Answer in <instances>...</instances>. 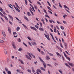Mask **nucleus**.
Here are the masks:
<instances>
[{"label":"nucleus","mask_w":74,"mask_h":74,"mask_svg":"<svg viewBox=\"0 0 74 74\" xmlns=\"http://www.w3.org/2000/svg\"><path fill=\"white\" fill-rule=\"evenodd\" d=\"M38 58H39V59H40V60L41 62H43V64L44 66V68H46V66H47V64L44 62V61H43L42 60V59H41V58H40L39 57Z\"/></svg>","instance_id":"nucleus-1"},{"label":"nucleus","mask_w":74,"mask_h":74,"mask_svg":"<svg viewBox=\"0 0 74 74\" xmlns=\"http://www.w3.org/2000/svg\"><path fill=\"white\" fill-rule=\"evenodd\" d=\"M13 35L14 36V37H18V35H17V34L16 32H14L13 33Z\"/></svg>","instance_id":"nucleus-2"},{"label":"nucleus","mask_w":74,"mask_h":74,"mask_svg":"<svg viewBox=\"0 0 74 74\" xmlns=\"http://www.w3.org/2000/svg\"><path fill=\"white\" fill-rule=\"evenodd\" d=\"M30 29H32V30H35V31H37V29L35 28V27L31 26Z\"/></svg>","instance_id":"nucleus-3"},{"label":"nucleus","mask_w":74,"mask_h":74,"mask_svg":"<svg viewBox=\"0 0 74 74\" xmlns=\"http://www.w3.org/2000/svg\"><path fill=\"white\" fill-rule=\"evenodd\" d=\"M2 34L3 36L4 37H5V36H6V34H5V32H4V31H2Z\"/></svg>","instance_id":"nucleus-4"},{"label":"nucleus","mask_w":74,"mask_h":74,"mask_svg":"<svg viewBox=\"0 0 74 74\" xmlns=\"http://www.w3.org/2000/svg\"><path fill=\"white\" fill-rule=\"evenodd\" d=\"M68 64H69L72 67H74V64H73L72 63H70V62H68Z\"/></svg>","instance_id":"nucleus-5"},{"label":"nucleus","mask_w":74,"mask_h":74,"mask_svg":"<svg viewBox=\"0 0 74 74\" xmlns=\"http://www.w3.org/2000/svg\"><path fill=\"white\" fill-rule=\"evenodd\" d=\"M56 55H57V56H58V57H61V55L59 53L56 52Z\"/></svg>","instance_id":"nucleus-6"},{"label":"nucleus","mask_w":74,"mask_h":74,"mask_svg":"<svg viewBox=\"0 0 74 74\" xmlns=\"http://www.w3.org/2000/svg\"><path fill=\"white\" fill-rule=\"evenodd\" d=\"M18 60L19 61H20V62H21V64H24V63L23 62L22 60H21V59H18Z\"/></svg>","instance_id":"nucleus-7"},{"label":"nucleus","mask_w":74,"mask_h":74,"mask_svg":"<svg viewBox=\"0 0 74 74\" xmlns=\"http://www.w3.org/2000/svg\"><path fill=\"white\" fill-rule=\"evenodd\" d=\"M8 29L9 33L11 34V28L10 27H8Z\"/></svg>","instance_id":"nucleus-8"},{"label":"nucleus","mask_w":74,"mask_h":74,"mask_svg":"<svg viewBox=\"0 0 74 74\" xmlns=\"http://www.w3.org/2000/svg\"><path fill=\"white\" fill-rule=\"evenodd\" d=\"M8 16H9V17L10 18V19H12V21H13V17H12V16H11V15H8Z\"/></svg>","instance_id":"nucleus-9"},{"label":"nucleus","mask_w":74,"mask_h":74,"mask_svg":"<svg viewBox=\"0 0 74 74\" xmlns=\"http://www.w3.org/2000/svg\"><path fill=\"white\" fill-rule=\"evenodd\" d=\"M37 72L38 73V72H39L41 73V71L40 69H38L36 70Z\"/></svg>","instance_id":"nucleus-10"},{"label":"nucleus","mask_w":74,"mask_h":74,"mask_svg":"<svg viewBox=\"0 0 74 74\" xmlns=\"http://www.w3.org/2000/svg\"><path fill=\"white\" fill-rule=\"evenodd\" d=\"M39 30H40V31H43V32H44V29H43L42 28H39Z\"/></svg>","instance_id":"nucleus-11"},{"label":"nucleus","mask_w":74,"mask_h":74,"mask_svg":"<svg viewBox=\"0 0 74 74\" xmlns=\"http://www.w3.org/2000/svg\"><path fill=\"white\" fill-rule=\"evenodd\" d=\"M41 21H42L43 23V24L44 25H46L45 23V22H44V19L43 18H42V19L41 20Z\"/></svg>","instance_id":"nucleus-12"},{"label":"nucleus","mask_w":74,"mask_h":74,"mask_svg":"<svg viewBox=\"0 0 74 74\" xmlns=\"http://www.w3.org/2000/svg\"><path fill=\"white\" fill-rule=\"evenodd\" d=\"M47 53L48 54H49V55H50L51 56H53V54L49 53V52H48V51H47Z\"/></svg>","instance_id":"nucleus-13"},{"label":"nucleus","mask_w":74,"mask_h":74,"mask_svg":"<svg viewBox=\"0 0 74 74\" xmlns=\"http://www.w3.org/2000/svg\"><path fill=\"white\" fill-rule=\"evenodd\" d=\"M27 58V59H29V60H31V58L29 57L27 55H26L25 56Z\"/></svg>","instance_id":"nucleus-14"},{"label":"nucleus","mask_w":74,"mask_h":74,"mask_svg":"<svg viewBox=\"0 0 74 74\" xmlns=\"http://www.w3.org/2000/svg\"><path fill=\"white\" fill-rule=\"evenodd\" d=\"M22 25L26 29H27V27L26 25H25L23 24H22Z\"/></svg>","instance_id":"nucleus-15"},{"label":"nucleus","mask_w":74,"mask_h":74,"mask_svg":"<svg viewBox=\"0 0 74 74\" xmlns=\"http://www.w3.org/2000/svg\"><path fill=\"white\" fill-rule=\"evenodd\" d=\"M12 46L14 49H15L16 48V47H15V46L14 44L12 43Z\"/></svg>","instance_id":"nucleus-16"},{"label":"nucleus","mask_w":74,"mask_h":74,"mask_svg":"<svg viewBox=\"0 0 74 74\" xmlns=\"http://www.w3.org/2000/svg\"><path fill=\"white\" fill-rule=\"evenodd\" d=\"M15 18L16 19H17V21H19L20 22H19V23H22L21 22V20L19 19L18 18H16V17H15Z\"/></svg>","instance_id":"nucleus-17"},{"label":"nucleus","mask_w":74,"mask_h":74,"mask_svg":"<svg viewBox=\"0 0 74 74\" xmlns=\"http://www.w3.org/2000/svg\"><path fill=\"white\" fill-rule=\"evenodd\" d=\"M27 14L28 16H31L32 15V14H30V13L29 12H27Z\"/></svg>","instance_id":"nucleus-18"},{"label":"nucleus","mask_w":74,"mask_h":74,"mask_svg":"<svg viewBox=\"0 0 74 74\" xmlns=\"http://www.w3.org/2000/svg\"><path fill=\"white\" fill-rule=\"evenodd\" d=\"M4 53H5V55H7V50H5V49H4Z\"/></svg>","instance_id":"nucleus-19"},{"label":"nucleus","mask_w":74,"mask_h":74,"mask_svg":"<svg viewBox=\"0 0 74 74\" xmlns=\"http://www.w3.org/2000/svg\"><path fill=\"white\" fill-rule=\"evenodd\" d=\"M47 60H49L50 59V58H49V56H47V58H46Z\"/></svg>","instance_id":"nucleus-20"},{"label":"nucleus","mask_w":74,"mask_h":74,"mask_svg":"<svg viewBox=\"0 0 74 74\" xmlns=\"http://www.w3.org/2000/svg\"><path fill=\"white\" fill-rule=\"evenodd\" d=\"M40 69H41L42 70H43V71H45V69L43 67H41Z\"/></svg>","instance_id":"nucleus-21"},{"label":"nucleus","mask_w":74,"mask_h":74,"mask_svg":"<svg viewBox=\"0 0 74 74\" xmlns=\"http://www.w3.org/2000/svg\"><path fill=\"white\" fill-rule=\"evenodd\" d=\"M41 53L43 55H45V53H44V52H43L42 51H41Z\"/></svg>","instance_id":"nucleus-22"},{"label":"nucleus","mask_w":74,"mask_h":74,"mask_svg":"<svg viewBox=\"0 0 74 74\" xmlns=\"http://www.w3.org/2000/svg\"><path fill=\"white\" fill-rule=\"evenodd\" d=\"M32 70L33 73H35V71L34 70V68L33 67H32Z\"/></svg>","instance_id":"nucleus-23"},{"label":"nucleus","mask_w":74,"mask_h":74,"mask_svg":"<svg viewBox=\"0 0 74 74\" xmlns=\"http://www.w3.org/2000/svg\"><path fill=\"white\" fill-rule=\"evenodd\" d=\"M66 59H68V60H69V61H70L71 59H70V57H67V56L66 57Z\"/></svg>","instance_id":"nucleus-24"},{"label":"nucleus","mask_w":74,"mask_h":74,"mask_svg":"<svg viewBox=\"0 0 74 74\" xmlns=\"http://www.w3.org/2000/svg\"><path fill=\"white\" fill-rule=\"evenodd\" d=\"M63 53H64V54L65 57V58L67 57V55H66V53H64V52Z\"/></svg>","instance_id":"nucleus-25"},{"label":"nucleus","mask_w":74,"mask_h":74,"mask_svg":"<svg viewBox=\"0 0 74 74\" xmlns=\"http://www.w3.org/2000/svg\"><path fill=\"white\" fill-rule=\"evenodd\" d=\"M4 16V18L5 19H6V21H8V18H7V17L6 16Z\"/></svg>","instance_id":"nucleus-26"},{"label":"nucleus","mask_w":74,"mask_h":74,"mask_svg":"<svg viewBox=\"0 0 74 74\" xmlns=\"http://www.w3.org/2000/svg\"><path fill=\"white\" fill-rule=\"evenodd\" d=\"M46 38L48 40H50V38H49V35H47V36Z\"/></svg>","instance_id":"nucleus-27"},{"label":"nucleus","mask_w":74,"mask_h":74,"mask_svg":"<svg viewBox=\"0 0 74 74\" xmlns=\"http://www.w3.org/2000/svg\"><path fill=\"white\" fill-rule=\"evenodd\" d=\"M0 14L1 15V16H3V17L4 16V15H3V13H1V12H0Z\"/></svg>","instance_id":"nucleus-28"},{"label":"nucleus","mask_w":74,"mask_h":74,"mask_svg":"<svg viewBox=\"0 0 74 74\" xmlns=\"http://www.w3.org/2000/svg\"><path fill=\"white\" fill-rule=\"evenodd\" d=\"M24 18H25V19H26V20L27 21L28 20V18H27L26 16H24Z\"/></svg>","instance_id":"nucleus-29"},{"label":"nucleus","mask_w":74,"mask_h":74,"mask_svg":"<svg viewBox=\"0 0 74 74\" xmlns=\"http://www.w3.org/2000/svg\"><path fill=\"white\" fill-rule=\"evenodd\" d=\"M45 16L46 17H47V18H49V19H50V17H49L48 16V15H47V14H46V15H45Z\"/></svg>","instance_id":"nucleus-30"},{"label":"nucleus","mask_w":74,"mask_h":74,"mask_svg":"<svg viewBox=\"0 0 74 74\" xmlns=\"http://www.w3.org/2000/svg\"><path fill=\"white\" fill-rule=\"evenodd\" d=\"M47 8L49 9V10L51 11H52V10H51V8H50V7H49L48 6Z\"/></svg>","instance_id":"nucleus-31"},{"label":"nucleus","mask_w":74,"mask_h":74,"mask_svg":"<svg viewBox=\"0 0 74 74\" xmlns=\"http://www.w3.org/2000/svg\"><path fill=\"white\" fill-rule=\"evenodd\" d=\"M47 3L48 5H49V7H51V4H50V3H49V2L47 1Z\"/></svg>","instance_id":"nucleus-32"},{"label":"nucleus","mask_w":74,"mask_h":74,"mask_svg":"<svg viewBox=\"0 0 74 74\" xmlns=\"http://www.w3.org/2000/svg\"><path fill=\"white\" fill-rule=\"evenodd\" d=\"M27 54L30 57V58H32V56L30 55V53H28Z\"/></svg>","instance_id":"nucleus-33"},{"label":"nucleus","mask_w":74,"mask_h":74,"mask_svg":"<svg viewBox=\"0 0 74 74\" xmlns=\"http://www.w3.org/2000/svg\"><path fill=\"white\" fill-rule=\"evenodd\" d=\"M27 38L28 39V40H30V41H32V39H31V38H30V37L28 36L27 37Z\"/></svg>","instance_id":"nucleus-34"},{"label":"nucleus","mask_w":74,"mask_h":74,"mask_svg":"<svg viewBox=\"0 0 74 74\" xmlns=\"http://www.w3.org/2000/svg\"><path fill=\"white\" fill-rule=\"evenodd\" d=\"M37 49L38 52H41V50H40V49H39V48H37Z\"/></svg>","instance_id":"nucleus-35"},{"label":"nucleus","mask_w":74,"mask_h":74,"mask_svg":"<svg viewBox=\"0 0 74 74\" xmlns=\"http://www.w3.org/2000/svg\"><path fill=\"white\" fill-rule=\"evenodd\" d=\"M35 27H36V28L37 29H38V28H39L38 26H37L36 25H35Z\"/></svg>","instance_id":"nucleus-36"},{"label":"nucleus","mask_w":74,"mask_h":74,"mask_svg":"<svg viewBox=\"0 0 74 74\" xmlns=\"http://www.w3.org/2000/svg\"><path fill=\"white\" fill-rule=\"evenodd\" d=\"M0 11H1V12H3V10L2 9V8H1L0 7Z\"/></svg>","instance_id":"nucleus-37"},{"label":"nucleus","mask_w":74,"mask_h":74,"mask_svg":"<svg viewBox=\"0 0 74 74\" xmlns=\"http://www.w3.org/2000/svg\"><path fill=\"white\" fill-rule=\"evenodd\" d=\"M8 74H11V72L10 71H8Z\"/></svg>","instance_id":"nucleus-38"},{"label":"nucleus","mask_w":74,"mask_h":74,"mask_svg":"<svg viewBox=\"0 0 74 74\" xmlns=\"http://www.w3.org/2000/svg\"><path fill=\"white\" fill-rule=\"evenodd\" d=\"M4 41L2 40H0V43H3Z\"/></svg>","instance_id":"nucleus-39"},{"label":"nucleus","mask_w":74,"mask_h":74,"mask_svg":"<svg viewBox=\"0 0 74 74\" xmlns=\"http://www.w3.org/2000/svg\"><path fill=\"white\" fill-rule=\"evenodd\" d=\"M52 39H53V40H54V42H56V41L55 40V39H54V38H53V36H52Z\"/></svg>","instance_id":"nucleus-40"},{"label":"nucleus","mask_w":74,"mask_h":74,"mask_svg":"<svg viewBox=\"0 0 74 74\" xmlns=\"http://www.w3.org/2000/svg\"><path fill=\"white\" fill-rule=\"evenodd\" d=\"M43 11H44L45 12V14H47V12L46 11V10H45V9H43Z\"/></svg>","instance_id":"nucleus-41"},{"label":"nucleus","mask_w":74,"mask_h":74,"mask_svg":"<svg viewBox=\"0 0 74 74\" xmlns=\"http://www.w3.org/2000/svg\"><path fill=\"white\" fill-rule=\"evenodd\" d=\"M13 7H14L15 9L17 11V8H16V7H15V5H13Z\"/></svg>","instance_id":"nucleus-42"},{"label":"nucleus","mask_w":74,"mask_h":74,"mask_svg":"<svg viewBox=\"0 0 74 74\" xmlns=\"http://www.w3.org/2000/svg\"><path fill=\"white\" fill-rule=\"evenodd\" d=\"M66 16H67V15H66V14H64L63 15V18H65V17H66Z\"/></svg>","instance_id":"nucleus-43"},{"label":"nucleus","mask_w":74,"mask_h":74,"mask_svg":"<svg viewBox=\"0 0 74 74\" xmlns=\"http://www.w3.org/2000/svg\"><path fill=\"white\" fill-rule=\"evenodd\" d=\"M18 51H22V49L21 48H20L18 49Z\"/></svg>","instance_id":"nucleus-44"},{"label":"nucleus","mask_w":74,"mask_h":74,"mask_svg":"<svg viewBox=\"0 0 74 74\" xmlns=\"http://www.w3.org/2000/svg\"><path fill=\"white\" fill-rule=\"evenodd\" d=\"M61 29H62V30H64V27L63 26H61L60 27Z\"/></svg>","instance_id":"nucleus-45"},{"label":"nucleus","mask_w":74,"mask_h":74,"mask_svg":"<svg viewBox=\"0 0 74 74\" xmlns=\"http://www.w3.org/2000/svg\"><path fill=\"white\" fill-rule=\"evenodd\" d=\"M60 44L61 48H63V45H62V43L61 42H60Z\"/></svg>","instance_id":"nucleus-46"},{"label":"nucleus","mask_w":74,"mask_h":74,"mask_svg":"<svg viewBox=\"0 0 74 74\" xmlns=\"http://www.w3.org/2000/svg\"><path fill=\"white\" fill-rule=\"evenodd\" d=\"M23 44L25 45V46H26V47H27V45H26V43H25L23 42Z\"/></svg>","instance_id":"nucleus-47"},{"label":"nucleus","mask_w":74,"mask_h":74,"mask_svg":"<svg viewBox=\"0 0 74 74\" xmlns=\"http://www.w3.org/2000/svg\"><path fill=\"white\" fill-rule=\"evenodd\" d=\"M62 33H64V36H65V37H66V33H65V32H62Z\"/></svg>","instance_id":"nucleus-48"},{"label":"nucleus","mask_w":74,"mask_h":74,"mask_svg":"<svg viewBox=\"0 0 74 74\" xmlns=\"http://www.w3.org/2000/svg\"><path fill=\"white\" fill-rule=\"evenodd\" d=\"M58 4H59V5L60 7V8H62V6L61 4H60V3H59Z\"/></svg>","instance_id":"nucleus-49"},{"label":"nucleus","mask_w":74,"mask_h":74,"mask_svg":"<svg viewBox=\"0 0 74 74\" xmlns=\"http://www.w3.org/2000/svg\"><path fill=\"white\" fill-rule=\"evenodd\" d=\"M29 11H33V9H32V8L30 7V8H29Z\"/></svg>","instance_id":"nucleus-50"},{"label":"nucleus","mask_w":74,"mask_h":74,"mask_svg":"<svg viewBox=\"0 0 74 74\" xmlns=\"http://www.w3.org/2000/svg\"><path fill=\"white\" fill-rule=\"evenodd\" d=\"M27 71L29 72V73H31L32 72L31 71V70H30L28 69Z\"/></svg>","instance_id":"nucleus-51"},{"label":"nucleus","mask_w":74,"mask_h":74,"mask_svg":"<svg viewBox=\"0 0 74 74\" xmlns=\"http://www.w3.org/2000/svg\"><path fill=\"white\" fill-rule=\"evenodd\" d=\"M19 29H20V28L19 27H17L16 29V30L17 31H18V30H19Z\"/></svg>","instance_id":"nucleus-52"},{"label":"nucleus","mask_w":74,"mask_h":74,"mask_svg":"<svg viewBox=\"0 0 74 74\" xmlns=\"http://www.w3.org/2000/svg\"><path fill=\"white\" fill-rule=\"evenodd\" d=\"M18 42H21V39L20 38H19L18 39Z\"/></svg>","instance_id":"nucleus-53"},{"label":"nucleus","mask_w":74,"mask_h":74,"mask_svg":"<svg viewBox=\"0 0 74 74\" xmlns=\"http://www.w3.org/2000/svg\"><path fill=\"white\" fill-rule=\"evenodd\" d=\"M37 3L38 4H39V5H41V3H40L39 2L37 1Z\"/></svg>","instance_id":"nucleus-54"},{"label":"nucleus","mask_w":74,"mask_h":74,"mask_svg":"<svg viewBox=\"0 0 74 74\" xmlns=\"http://www.w3.org/2000/svg\"><path fill=\"white\" fill-rule=\"evenodd\" d=\"M32 44L33 45H36V42H34Z\"/></svg>","instance_id":"nucleus-55"},{"label":"nucleus","mask_w":74,"mask_h":74,"mask_svg":"<svg viewBox=\"0 0 74 74\" xmlns=\"http://www.w3.org/2000/svg\"><path fill=\"white\" fill-rule=\"evenodd\" d=\"M58 71L59 72H60V73H61V74H63V73H62V71H60V70H59Z\"/></svg>","instance_id":"nucleus-56"},{"label":"nucleus","mask_w":74,"mask_h":74,"mask_svg":"<svg viewBox=\"0 0 74 74\" xmlns=\"http://www.w3.org/2000/svg\"><path fill=\"white\" fill-rule=\"evenodd\" d=\"M63 22L64 24H67V22L65 21H63Z\"/></svg>","instance_id":"nucleus-57"},{"label":"nucleus","mask_w":74,"mask_h":74,"mask_svg":"<svg viewBox=\"0 0 74 74\" xmlns=\"http://www.w3.org/2000/svg\"><path fill=\"white\" fill-rule=\"evenodd\" d=\"M64 45L65 47H67V43H64Z\"/></svg>","instance_id":"nucleus-58"},{"label":"nucleus","mask_w":74,"mask_h":74,"mask_svg":"<svg viewBox=\"0 0 74 74\" xmlns=\"http://www.w3.org/2000/svg\"><path fill=\"white\" fill-rule=\"evenodd\" d=\"M28 44L30 46H31V47L32 46V44H31V43L30 42H28Z\"/></svg>","instance_id":"nucleus-59"},{"label":"nucleus","mask_w":74,"mask_h":74,"mask_svg":"<svg viewBox=\"0 0 74 74\" xmlns=\"http://www.w3.org/2000/svg\"><path fill=\"white\" fill-rule=\"evenodd\" d=\"M64 8H67V6L65 5H64Z\"/></svg>","instance_id":"nucleus-60"},{"label":"nucleus","mask_w":74,"mask_h":74,"mask_svg":"<svg viewBox=\"0 0 74 74\" xmlns=\"http://www.w3.org/2000/svg\"><path fill=\"white\" fill-rule=\"evenodd\" d=\"M1 20L3 21V22H5V21H4V19H3V18H1Z\"/></svg>","instance_id":"nucleus-61"},{"label":"nucleus","mask_w":74,"mask_h":74,"mask_svg":"<svg viewBox=\"0 0 74 74\" xmlns=\"http://www.w3.org/2000/svg\"><path fill=\"white\" fill-rule=\"evenodd\" d=\"M34 8L35 9L37 10V6H36V5H34Z\"/></svg>","instance_id":"nucleus-62"},{"label":"nucleus","mask_w":74,"mask_h":74,"mask_svg":"<svg viewBox=\"0 0 74 74\" xmlns=\"http://www.w3.org/2000/svg\"><path fill=\"white\" fill-rule=\"evenodd\" d=\"M9 22L10 23V24L11 25H12V22H11V21H9Z\"/></svg>","instance_id":"nucleus-63"},{"label":"nucleus","mask_w":74,"mask_h":74,"mask_svg":"<svg viewBox=\"0 0 74 74\" xmlns=\"http://www.w3.org/2000/svg\"><path fill=\"white\" fill-rule=\"evenodd\" d=\"M54 15L56 16H58V15H57L56 13L54 14Z\"/></svg>","instance_id":"nucleus-64"}]
</instances>
